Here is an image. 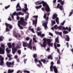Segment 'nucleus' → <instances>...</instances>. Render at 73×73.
Returning a JSON list of instances; mask_svg holds the SVG:
<instances>
[{"label": "nucleus", "instance_id": "nucleus-1", "mask_svg": "<svg viewBox=\"0 0 73 73\" xmlns=\"http://www.w3.org/2000/svg\"><path fill=\"white\" fill-rule=\"evenodd\" d=\"M43 41H44L43 42V44H40L41 46L42 47H46V44H48L49 46H51V47H53V43H51L52 40L50 39H46L45 38H44L43 39Z\"/></svg>", "mask_w": 73, "mask_h": 73}, {"label": "nucleus", "instance_id": "nucleus-2", "mask_svg": "<svg viewBox=\"0 0 73 73\" xmlns=\"http://www.w3.org/2000/svg\"><path fill=\"white\" fill-rule=\"evenodd\" d=\"M40 1H38L36 2V4H37V3L38 4V5H40V4H42V5L43 7H45V10L46 12H50V8L49 7L48 5L47 4V3L45 2H44V1H42V2L40 3Z\"/></svg>", "mask_w": 73, "mask_h": 73}, {"label": "nucleus", "instance_id": "nucleus-3", "mask_svg": "<svg viewBox=\"0 0 73 73\" xmlns=\"http://www.w3.org/2000/svg\"><path fill=\"white\" fill-rule=\"evenodd\" d=\"M18 23L17 24L19 27H20V29H23V27L21 26V25H23V26H25L27 23L25 21V19L23 17H21L20 18L19 21H18Z\"/></svg>", "mask_w": 73, "mask_h": 73}, {"label": "nucleus", "instance_id": "nucleus-4", "mask_svg": "<svg viewBox=\"0 0 73 73\" xmlns=\"http://www.w3.org/2000/svg\"><path fill=\"white\" fill-rule=\"evenodd\" d=\"M15 62L14 61L12 62H7L6 63V65H7L8 68H13L14 66V64Z\"/></svg>", "mask_w": 73, "mask_h": 73}, {"label": "nucleus", "instance_id": "nucleus-5", "mask_svg": "<svg viewBox=\"0 0 73 73\" xmlns=\"http://www.w3.org/2000/svg\"><path fill=\"white\" fill-rule=\"evenodd\" d=\"M2 47H0V54H4L5 52V46L4 44L1 45Z\"/></svg>", "mask_w": 73, "mask_h": 73}, {"label": "nucleus", "instance_id": "nucleus-6", "mask_svg": "<svg viewBox=\"0 0 73 73\" xmlns=\"http://www.w3.org/2000/svg\"><path fill=\"white\" fill-rule=\"evenodd\" d=\"M33 17L36 18L35 20H33V25H34L36 27V25L37 24V19H38V15H35L33 16Z\"/></svg>", "mask_w": 73, "mask_h": 73}, {"label": "nucleus", "instance_id": "nucleus-7", "mask_svg": "<svg viewBox=\"0 0 73 73\" xmlns=\"http://www.w3.org/2000/svg\"><path fill=\"white\" fill-rule=\"evenodd\" d=\"M49 17L47 16L45 20H46V22H44L43 23L42 25H43L44 27L46 30L48 29V27H47V25H48V19Z\"/></svg>", "mask_w": 73, "mask_h": 73}, {"label": "nucleus", "instance_id": "nucleus-8", "mask_svg": "<svg viewBox=\"0 0 73 73\" xmlns=\"http://www.w3.org/2000/svg\"><path fill=\"white\" fill-rule=\"evenodd\" d=\"M15 43H13L11 45L12 47V52L13 54H15V53L16 52V46L15 47Z\"/></svg>", "mask_w": 73, "mask_h": 73}, {"label": "nucleus", "instance_id": "nucleus-9", "mask_svg": "<svg viewBox=\"0 0 73 73\" xmlns=\"http://www.w3.org/2000/svg\"><path fill=\"white\" fill-rule=\"evenodd\" d=\"M38 62L39 63V64H40L41 65H42V63H41V61H42V62H43L44 64H45V62H49V60H48L47 59V58H46L45 59H42L41 60V61H40V60H38Z\"/></svg>", "mask_w": 73, "mask_h": 73}, {"label": "nucleus", "instance_id": "nucleus-10", "mask_svg": "<svg viewBox=\"0 0 73 73\" xmlns=\"http://www.w3.org/2000/svg\"><path fill=\"white\" fill-rule=\"evenodd\" d=\"M58 29L59 30H68V27H66L65 28L64 27L62 26H60L58 27Z\"/></svg>", "mask_w": 73, "mask_h": 73}, {"label": "nucleus", "instance_id": "nucleus-11", "mask_svg": "<svg viewBox=\"0 0 73 73\" xmlns=\"http://www.w3.org/2000/svg\"><path fill=\"white\" fill-rule=\"evenodd\" d=\"M21 48V42L19 41L17 46H16V52H17L18 49Z\"/></svg>", "mask_w": 73, "mask_h": 73}, {"label": "nucleus", "instance_id": "nucleus-12", "mask_svg": "<svg viewBox=\"0 0 73 73\" xmlns=\"http://www.w3.org/2000/svg\"><path fill=\"white\" fill-rule=\"evenodd\" d=\"M16 11L17 12H18V11H22V9H21V8L20 6V4L19 3H18L16 7Z\"/></svg>", "mask_w": 73, "mask_h": 73}, {"label": "nucleus", "instance_id": "nucleus-13", "mask_svg": "<svg viewBox=\"0 0 73 73\" xmlns=\"http://www.w3.org/2000/svg\"><path fill=\"white\" fill-rule=\"evenodd\" d=\"M60 3H58L57 5V8H59L60 10L61 11H62V9H63V7L61 5H60Z\"/></svg>", "mask_w": 73, "mask_h": 73}, {"label": "nucleus", "instance_id": "nucleus-14", "mask_svg": "<svg viewBox=\"0 0 73 73\" xmlns=\"http://www.w3.org/2000/svg\"><path fill=\"white\" fill-rule=\"evenodd\" d=\"M54 64V63L53 62H52L51 63V66L50 67V71L51 72H53V70L52 69V68L54 67L53 66V65Z\"/></svg>", "mask_w": 73, "mask_h": 73}, {"label": "nucleus", "instance_id": "nucleus-15", "mask_svg": "<svg viewBox=\"0 0 73 73\" xmlns=\"http://www.w3.org/2000/svg\"><path fill=\"white\" fill-rule=\"evenodd\" d=\"M53 69L54 72L55 73H58V70L57 69V68L56 66H54V67L52 68V69Z\"/></svg>", "mask_w": 73, "mask_h": 73}, {"label": "nucleus", "instance_id": "nucleus-16", "mask_svg": "<svg viewBox=\"0 0 73 73\" xmlns=\"http://www.w3.org/2000/svg\"><path fill=\"white\" fill-rule=\"evenodd\" d=\"M5 25L7 27H9V29H12V26L10 24H8L7 23H5Z\"/></svg>", "mask_w": 73, "mask_h": 73}, {"label": "nucleus", "instance_id": "nucleus-17", "mask_svg": "<svg viewBox=\"0 0 73 73\" xmlns=\"http://www.w3.org/2000/svg\"><path fill=\"white\" fill-rule=\"evenodd\" d=\"M22 42L23 44V46L24 47H27V46L28 45V44L27 42Z\"/></svg>", "mask_w": 73, "mask_h": 73}, {"label": "nucleus", "instance_id": "nucleus-18", "mask_svg": "<svg viewBox=\"0 0 73 73\" xmlns=\"http://www.w3.org/2000/svg\"><path fill=\"white\" fill-rule=\"evenodd\" d=\"M66 41H70V38H69V36L68 35H66Z\"/></svg>", "mask_w": 73, "mask_h": 73}, {"label": "nucleus", "instance_id": "nucleus-19", "mask_svg": "<svg viewBox=\"0 0 73 73\" xmlns=\"http://www.w3.org/2000/svg\"><path fill=\"white\" fill-rule=\"evenodd\" d=\"M4 59L2 58L0 60V65L1 66H3V65H4Z\"/></svg>", "mask_w": 73, "mask_h": 73}, {"label": "nucleus", "instance_id": "nucleus-20", "mask_svg": "<svg viewBox=\"0 0 73 73\" xmlns=\"http://www.w3.org/2000/svg\"><path fill=\"white\" fill-rule=\"evenodd\" d=\"M29 30L30 31H31L32 33H35V31H34V29L33 28L31 29V27H29Z\"/></svg>", "mask_w": 73, "mask_h": 73}, {"label": "nucleus", "instance_id": "nucleus-21", "mask_svg": "<svg viewBox=\"0 0 73 73\" xmlns=\"http://www.w3.org/2000/svg\"><path fill=\"white\" fill-rule=\"evenodd\" d=\"M57 14H54V15L52 16V19L54 20V19H55V18H56V17H57Z\"/></svg>", "mask_w": 73, "mask_h": 73}, {"label": "nucleus", "instance_id": "nucleus-22", "mask_svg": "<svg viewBox=\"0 0 73 73\" xmlns=\"http://www.w3.org/2000/svg\"><path fill=\"white\" fill-rule=\"evenodd\" d=\"M6 52L7 54H9V53H10V52L11 51V50H9V49L8 48H7L6 49Z\"/></svg>", "mask_w": 73, "mask_h": 73}, {"label": "nucleus", "instance_id": "nucleus-23", "mask_svg": "<svg viewBox=\"0 0 73 73\" xmlns=\"http://www.w3.org/2000/svg\"><path fill=\"white\" fill-rule=\"evenodd\" d=\"M7 44L9 49H11L12 48V45H11V43H7Z\"/></svg>", "mask_w": 73, "mask_h": 73}, {"label": "nucleus", "instance_id": "nucleus-24", "mask_svg": "<svg viewBox=\"0 0 73 73\" xmlns=\"http://www.w3.org/2000/svg\"><path fill=\"white\" fill-rule=\"evenodd\" d=\"M48 60L51 59L52 60L53 59V56H52L51 55H50L48 56Z\"/></svg>", "mask_w": 73, "mask_h": 73}, {"label": "nucleus", "instance_id": "nucleus-25", "mask_svg": "<svg viewBox=\"0 0 73 73\" xmlns=\"http://www.w3.org/2000/svg\"><path fill=\"white\" fill-rule=\"evenodd\" d=\"M4 39V37L3 36H0V42H1L3 41V40Z\"/></svg>", "mask_w": 73, "mask_h": 73}, {"label": "nucleus", "instance_id": "nucleus-26", "mask_svg": "<svg viewBox=\"0 0 73 73\" xmlns=\"http://www.w3.org/2000/svg\"><path fill=\"white\" fill-rule=\"evenodd\" d=\"M23 15L24 14L22 13L21 12H19L17 13V16H19V15Z\"/></svg>", "mask_w": 73, "mask_h": 73}, {"label": "nucleus", "instance_id": "nucleus-27", "mask_svg": "<svg viewBox=\"0 0 73 73\" xmlns=\"http://www.w3.org/2000/svg\"><path fill=\"white\" fill-rule=\"evenodd\" d=\"M56 23L58 24H59V18L58 17H56Z\"/></svg>", "mask_w": 73, "mask_h": 73}, {"label": "nucleus", "instance_id": "nucleus-28", "mask_svg": "<svg viewBox=\"0 0 73 73\" xmlns=\"http://www.w3.org/2000/svg\"><path fill=\"white\" fill-rule=\"evenodd\" d=\"M51 23V25L52 26H53V25H54L56 24V22L55 21H52Z\"/></svg>", "mask_w": 73, "mask_h": 73}, {"label": "nucleus", "instance_id": "nucleus-29", "mask_svg": "<svg viewBox=\"0 0 73 73\" xmlns=\"http://www.w3.org/2000/svg\"><path fill=\"white\" fill-rule=\"evenodd\" d=\"M14 71V70H10L9 69L8 71V73H12Z\"/></svg>", "mask_w": 73, "mask_h": 73}, {"label": "nucleus", "instance_id": "nucleus-30", "mask_svg": "<svg viewBox=\"0 0 73 73\" xmlns=\"http://www.w3.org/2000/svg\"><path fill=\"white\" fill-rule=\"evenodd\" d=\"M31 44H29L28 45V47L30 49H32V46L31 45Z\"/></svg>", "mask_w": 73, "mask_h": 73}, {"label": "nucleus", "instance_id": "nucleus-31", "mask_svg": "<svg viewBox=\"0 0 73 73\" xmlns=\"http://www.w3.org/2000/svg\"><path fill=\"white\" fill-rule=\"evenodd\" d=\"M17 53H18V54H19V55H20V54H21V50H18L17 51Z\"/></svg>", "mask_w": 73, "mask_h": 73}, {"label": "nucleus", "instance_id": "nucleus-32", "mask_svg": "<svg viewBox=\"0 0 73 73\" xmlns=\"http://www.w3.org/2000/svg\"><path fill=\"white\" fill-rule=\"evenodd\" d=\"M33 57L34 58H37V54H34L33 55Z\"/></svg>", "mask_w": 73, "mask_h": 73}, {"label": "nucleus", "instance_id": "nucleus-33", "mask_svg": "<svg viewBox=\"0 0 73 73\" xmlns=\"http://www.w3.org/2000/svg\"><path fill=\"white\" fill-rule=\"evenodd\" d=\"M42 7V5H39L38 7V6H36V9H39V8H40L41 7Z\"/></svg>", "mask_w": 73, "mask_h": 73}, {"label": "nucleus", "instance_id": "nucleus-34", "mask_svg": "<svg viewBox=\"0 0 73 73\" xmlns=\"http://www.w3.org/2000/svg\"><path fill=\"white\" fill-rule=\"evenodd\" d=\"M25 6V9H26V10H28V8H27V4H25L24 5Z\"/></svg>", "mask_w": 73, "mask_h": 73}, {"label": "nucleus", "instance_id": "nucleus-35", "mask_svg": "<svg viewBox=\"0 0 73 73\" xmlns=\"http://www.w3.org/2000/svg\"><path fill=\"white\" fill-rule=\"evenodd\" d=\"M54 28L55 29H58V27H57V25H55L54 27Z\"/></svg>", "mask_w": 73, "mask_h": 73}, {"label": "nucleus", "instance_id": "nucleus-36", "mask_svg": "<svg viewBox=\"0 0 73 73\" xmlns=\"http://www.w3.org/2000/svg\"><path fill=\"white\" fill-rule=\"evenodd\" d=\"M58 33V34L59 35H60V36L61 37H62V32H58V33Z\"/></svg>", "mask_w": 73, "mask_h": 73}, {"label": "nucleus", "instance_id": "nucleus-37", "mask_svg": "<svg viewBox=\"0 0 73 73\" xmlns=\"http://www.w3.org/2000/svg\"><path fill=\"white\" fill-rule=\"evenodd\" d=\"M65 2L64 1H61V2H60V4H61L62 5H64V2Z\"/></svg>", "mask_w": 73, "mask_h": 73}, {"label": "nucleus", "instance_id": "nucleus-38", "mask_svg": "<svg viewBox=\"0 0 73 73\" xmlns=\"http://www.w3.org/2000/svg\"><path fill=\"white\" fill-rule=\"evenodd\" d=\"M63 33L64 34H66L68 33V32L66 31H63Z\"/></svg>", "mask_w": 73, "mask_h": 73}, {"label": "nucleus", "instance_id": "nucleus-39", "mask_svg": "<svg viewBox=\"0 0 73 73\" xmlns=\"http://www.w3.org/2000/svg\"><path fill=\"white\" fill-rule=\"evenodd\" d=\"M10 7V5H9L5 7V9H7L9 8Z\"/></svg>", "mask_w": 73, "mask_h": 73}, {"label": "nucleus", "instance_id": "nucleus-40", "mask_svg": "<svg viewBox=\"0 0 73 73\" xmlns=\"http://www.w3.org/2000/svg\"><path fill=\"white\" fill-rule=\"evenodd\" d=\"M33 40L34 41V42H35V43L37 42V40H36V39L35 38H33Z\"/></svg>", "mask_w": 73, "mask_h": 73}, {"label": "nucleus", "instance_id": "nucleus-41", "mask_svg": "<svg viewBox=\"0 0 73 73\" xmlns=\"http://www.w3.org/2000/svg\"><path fill=\"white\" fill-rule=\"evenodd\" d=\"M34 61L35 62H38V59L37 58H35L34 59Z\"/></svg>", "mask_w": 73, "mask_h": 73}, {"label": "nucleus", "instance_id": "nucleus-42", "mask_svg": "<svg viewBox=\"0 0 73 73\" xmlns=\"http://www.w3.org/2000/svg\"><path fill=\"white\" fill-rule=\"evenodd\" d=\"M55 42H57V43H60L59 42V41H58V38H56Z\"/></svg>", "mask_w": 73, "mask_h": 73}, {"label": "nucleus", "instance_id": "nucleus-43", "mask_svg": "<svg viewBox=\"0 0 73 73\" xmlns=\"http://www.w3.org/2000/svg\"><path fill=\"white\" fill-rule=\"evenodd\" d=\"M60 64V60L58 59L57 61V64Z\"/></svg>", "mask_w": 73, "mask_h": 73}, {"label": "nucleus", "instance_id": "nucleus-44", "mask_svg": "<svg viewBox=\"0 0 73 73\" xmlns=\"http://www.w3.org/2000/svg\"><path fill=\"white\" fill-rule=\"evenodd\" d=\"M26 17L25 18V20L26 21L28 19V17H29V15H27L26 16Z\"/></svg>", "mask_w": 73, "mask_h": 73}, {"label": "nucleus", "instance_id": "nucleus-45", "mask_svg": "<svg viewBox=\"0 0 73 73\" xmlns=\"http://www.w3.org/2000/svg\"><path fill=\"white\" fill-rule=\"evenodd\" d=\"M32 39H31L30 40V42L29 43V44H30V45H32Z\"/></svg>", "mask_w": 73, "mask_h": 73}, {"label": "nucleus", "instance_id": "nucleus-46", "mask_svg": "<svg viewBox=\"0 0 73 73\" xmlns=\"http://www.w3.org/2000/svg\"><path fill=\"white\" fill-rule=\"evenodd\" d=\"M24 73H29L30 72L28 70H24Z\"/></svg>", "mask_w": 73, "mask_h": 73}, {"label": "nucleus", "instance_id": "nucleus-47", "mask_svg": "<svg viewBox=\"0 0 73 73\" xmlns=\"http://www.w3.org/2000/svg\"><path fill=\"white\" fill-rule=\"evenodd\" d=\"M7 56L8 57H9V58H10L12 57V55L11 54H7Z\"/></svg>", "mask_w": 73, "mask_h": 73}, {"label": "nucleus", "instance_id": "nucleus-48", "mask_svg": "<svg viewBox=\"0 0 73 73\" xmlns=\"http://www.w3.org/2000/svg\"><path fill=\"white\" fill-rule=\"evenodd\" d=\"M26 40L27 41H29L30 40V38L29 37H27L26 38Z\"/></svg>", "mask_w": 73, "mask_h": 73}, {"label": "nucleus", "instance_id": "nucleus-49", "mask_svg": "<svg viewBox=\"0 0 73 73\" xmlns=\"http://www.w3.org/2000/svg\"><path fill=\"white\" fill-rule=\"evenodd\" d=\"M17 20H20V17L18 16H17Z\"/></svg>", "mask_w": 73, "mask_h": 73}, {"label": "nucleus", "instance_id": "nucleus-50", "mask_svg": "<svg viewBox=\"0 0 73 73\" xmlns=\"http://www.w3.org/2000/svg\"><path fill=\"white\" fill-rule=\"evenodd\" d=\"M38 36H41V33L39 32L37 33Z\"/></svg>", "mask_w": 73, "mask_h": 73}, {"label": "nucleus", "instance_id": "nucleus-51", "mask_svg": "<svg viewBox=\"0 0 73 73\" xmlns=\"http://www.w3.org/2000/svg\"><path fill=\"white\" fill-rule=\"evenodd\" d=\"M16 15L17 16V13H16V12H15L13 14V16H15V15Z\"/></svg>", "mask_w": 73, "mask_h": 73}, {"label": "nucleus", "instance_id": "nucleus-52", "mask_svg": "<svg viewBox=\"0 0 73 73\" xmlns=\"http://www.w3.org/2000/svg\"><path fill=\"white\" fill-rule=\"evenodd\" d=\"M54 47H55V49H57V46H56V44L55 43H54Z\"/></svg>", "mask_w": 73, "mask_h": 73}, {"label": "nucleus", "instance_id": "nucleus-53", "mask_svg": "<svg viewBox=\"0 0 73 73\" xmlns=\"http://www.w3.org/2000/svg\"><path fill=\"white\" fill-rule=\"evenodd\" d=\"M6 32H9V29H8V27H7L6 28Z\"/></svg>", "mask_w": 73, "mask_h": 73}, {"label": "nucleus", "instance_id": "nucleus-54", "mask_svg": "<svg viewBox=\"0 0 73 73\" xmlns=\"http://www.w3.org/2000/svg\"><path fill=\"white\" fill-rule=\"evenodd\" d=\"M40 36H41V37L42 38V37H44L45 34H41V35Z\"/></svg>", "mask_w": 73, "mask_h": 73}, {"label": "nucleus", "instance_id": "nucleus-55", "mask_svg": "<svg viewBox=\"0 0 73 73\" xmlns=\"http://www.w3.org/2000/svg\"><path fill=\"white\" fill-rule=\"evenodd\" d=\"M33 50H36V48L35 46H34L33 47Z\"/></svg>", "mask_w": 73, "mask_h": 73}, {"label": "nucleus", "instance_id": "nucleus-56", "mask_svg": "<svg viewBox=\"0 0 73 73\" xmlns=\"http://www.w3.org/2000/svg\"><path fill=\"white\" fill-rule=\"evenodd\" d=\"M72 13H73L72 12H70V14L69 15V17H70V16H71V15H72Z\"/></svg>", "mask_w": 73, "mask_h": 73}, {"label": "nucleus", "instance_id": "nucleus-57", "mask_svg": "<svg viewBox=\"0 0 73 73\" xmlns=\"http://www.w3.org/2000/svg\"><path fill=\"white\" fill-rule=\"evenodd\" d=\"M65 21H64L62 23H61V24L62 25H64V24H65Z\"/></svg>", "mask_w": 73, "mask_h": 73}, {"label": "nucleus", "instance_id": "nucleus-58", "mask_svg": "<svg viewBox=\"0 0 73 73\" xmlns=\"http://www.w3.org/2000/svg\"><path fill=\"white\" fill-rule=\"evenodd\" d=\"M8 20H9V21H12V19H11L10 17H9L8 18Z\"/></svg>", "mask_w": 73, "mask_h": 73}, {"label": "nucleus", "instance_id": "nucleus-59", "mask_svg": "<svg viewBox=\"0 0 73 73\" xmlns=\"http://www.w3.org/2000/svg\"><path fill=\"white\" fill-rule=\"evenodd\" d=\"M56 44H57V46L58 47H60V44H58L57 43H56Z\"/></svg>", "mask_w": 73, "mask_h": 73}, {"label": "nucleus", "instance_id": "nucleus-60", "mask_svg": "<svg viewBox=\"0 0 73 73\" xmlns=\"http://www.w3.org/2000/svg\"><path fill=\"white\" fill-rule=\"evenodd\" d=\"M49 35H50L51 36H53V34L51 33H49Z\"/></svg>", "mask_w": 73, "mask_h": 73}, {"label": "nucleus", "instance_id": "nucleus-61", "mask_svg": "<svg viewBox=\"0 0 73 73\" xmlns=\"http://www.w3.org/2000/svg\"><path fill=\"white\" fill-rule=\"evenodd\" d=\"M44 19H46V14H44Z\"/></svg>", "mask_w": 73, "mask_h": 73}, {"label": "nucleus", "instance_id": "nucleus-62", "mask_svg": "<svg viewBox=\"0 0 73 73\" xmlns=\"http://www.w3.org/2000/svg\"><path fill=\"white\" fill-rule=\"evenodd\" d=\"M12 58L11 57L10 58H9L8 60L9 61H11V60H12Z\"/></svg>", "mask_w": 73, "mask_h": 73}, {"label": "nucleus", "instance_id": "nucleus-63", "mask_svg": "<svg viewBox=\"0 0 73 73\" xmlns=\"http://www.w3.org/2000/svg\"><path fill=\"white\" fill-rule=\"evenodd\" d=\"M68 31L69 32H70L71 31V27H69L68 28Z\"/></svg>", "mask_w": 73, "mask_h": 73}, {"label": "nucleus", "instance_id": "nucleus-64", "mask_svg": "<svg viewBox=\"0 0 73 73\" xmlns=\"http://www.w3.org/2000/svg\"><path fill=\"white\" fill-rule=\"evenodd\" d=\"M37 31H40V28L38 27L37 28Z\"/></svg>", "mask_w": 73, "mask_h": 73}]
</instances>
